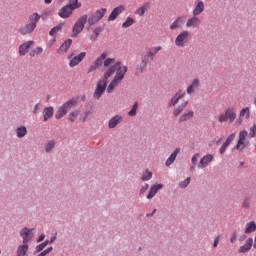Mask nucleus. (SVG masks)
I'll list each match as a JSON object with an SVG mask.
<instances>
[{
	"label": "nucleus",
	"instance_id": "obj_28",
	"mask_svg": "<svg viewBox=\"0 0 256 256\" xmlns=\"http://www.w3.org/2000/svg\"><path fill=\"white\" fill-rule=\"evenodd\" d=\"M41 20V15L38 13H33L28 18V23L34 25V27H37V23Z\"/></svg>",
	"mask_w": 256,
	"mask_h": 256
},
{
	"label": "nucleus",
	"instance_id": "obj_16",
	"mask_svg": "<svg viewBox=\"0 0 256 256\" xmlns=\"http://www.w3.org/2000/svg\"><path fill=\"white\" fill-rule=\"evenodd\" d=\"M125 11V6L119 5L116 8H114L111 12V14L108 17V21H115Z\"/></svg>",
	"mask_w": 256,
	"mask_h": 256
},
{
	"label": "nucleus",
	"instance_id": "obj_33",
	"mask_svg": "<svg viewBox=\"0 0 256 256\" xmlns=\"http://www.w3.org/2000/svg\"><path fill=\"white\" fill-rule=\"evenodd\" d=\"M67 6L70 7L72 11H75V9L81 8V2H79V0H69Z\"/></svg>",
	"mask_w": 256,
	"mask_h": 256
},
{
	"label": "nucleus",
	"instance_id": "obj_46",
	"mask_svg": "<svg viewBox=\"0 0 256 256\" xmlns=\"http://www.w3.org/2000/svg\"><path fill=\"white\" fill-rule=\"evenodd\" d=\"M255 136H256V125L254 124L252 127H250L249 137L253 138Z\"/></svg>",
	"mask_w": 256,
	"mask_h": 256
},
{
	"label": "nucleus",
	"instance_id": "obj_29",
	"mask_svg": "<svg viewBox=\"0 0 256 256\" xmlns=\"http://www.w3.org/2000/svg\"><path fill=\"white\" fill-rule=\"evenodd\" d=\"M149 7H151V3H144L141 7H139L136 10V15H139V17H143V15H145V12L149 9Z\"/></svg>",
	"mask_w": 256,
	"mask_h": 256
},
{
	"label": "nucleus",
	"instance_id": "obj_41",
	"mask_svg": "<svg viewBox=\"0 0 256 256\" xmlns=\"http://www.w3.org/2000/svg\"><path fill=\"white\" fill-rule=\"evenodd\" d=\"M133 23H135V20H133V18H131V17H128L126 19V21L122 24V27L124 29H127L128 27H131V25H133Z\"/></svg>",
	"mask_w": 256,
	"mask_h": 256
},
{
	"label": "nucleus",
	"instance_id": "obj_27",
	"mask_svg": "<svg viewBox=\"0 0 256 256\" xmlns=\"http://www.w3.org/2000/svg\"><path fill=\"white\" fill-rule=\"evenodd\" d=\"M180 149L177 148L171 155L170 157L166 160V167H170V165H173V163L175 162V160L177 159V155H179L180 153Z\"/></svg>",
	"mask_w": 256,
	"mask_h": 256
},
{
	"label": "nucleus",
	"instance_id": "obj_19",
	"mask_svg": "<svg viewBox=\"0 0 256 256\" xmlns=\"http://www.w3.org/2000/svg\"><path fill=\"white\" fill-rule=\"evenodd\" d=\"M73 44V40L67 39L58 49L57 53L58 55H65L67 51L71 48V45Z\"/></svg>",
	"mask_w": 256,
	"mask_h": 256
},
{
	"label": "nucleus",
	"instance_id": "obj_3",
	"mask_svg": "<svg viewBox=\"0 0 256 256\" xmlns=\"http://www.w3.org/2000/svg\"><path fill=\"white\" fill-rule=\"evenodd\" d=\"M115 63V58H108L107 52H103L89 67L88 73L97 71L101 65L107 70V67H111V64Z\"/></svg>",
	"mask_w": 256,
	"mask_h": 256
},
{
	"label": "nucleus",
	"instance_id": "obj_23",
	"mask_svg": "<svg viewBox=\"0 0 256 256\" xmlns=\"http://www.w3.org/2000/svg\"><path fill=\"white\" fill-rule=\"evenodd\" d=\"M148 64L149 62L146 60V58L141 56V63L136 66V75H141V73H143V71H145L147 68Z\"/></svg>",
	"mask_w": 256,
	"mask_h": 256
},
{
	"label": "nucleus",
	"instance_id": "obj_13",
	"mask_svg": "<svg viewBox=\"0 0 256 256\" xmlns=\"http://www.w3.org/2000/svg\"><path fill=\"white\" fill-rule=\"evenodd\" d=\"M35 45V42L33 40H29L27 42H24L19 46V55L20 57H25L26 54L29 53V49H31V46Z\"/></svg>",
	"mask_w": 256,
	"mask_h": 256
},
{
	"label": "nucleus",
	"instance_id": "obj_2",
	"mask_svg": "<svg viewBox=\"0 0 256 256\" xmlns=\"http://www.w3.org/2000/svg\"><path fill=\"white\" fill-rule=\"evenodd\" d=\"M170 105H178L174 110H173V115L174 117H179L181 113H183L185 107L189 105V99L187 98V94L183 91H178L171 99Z\"/></svg>",
	"mask_w": 256,
	"mask_h": 256
},
{
	"label": "nucleus",
	"instance_id": "obj_54",
	"mask_svg": "<svg viewBox=\"0 0 256 256\" xmlns=\"http://www.w3.org/2000/svg\"><path fill=\"white\" fill-rule=\"evenodd\" d=\"M236 241H237V233L234 232L231 239H230V242L235 243Z\"/></svg>",
	"mask_w": 256,
	"mask_h": 256
},
{
	"label": "nucleus",
	"instance_id": "obj_32",
	"mask_svg": "<svg viewBox=\"0 0 256 256\" xmlns=\"http://www.w3.org/2000/svg\"><path fill=\"white\" fill-rule=\"evenodd\" d=\"M255 231H256L255 221L248 222L245 228L246 235H249V233H255Z\"/></svg>",
	"mask_w": 256,
	"mask_h": 256
},
{
	"label": "nucleus",
	"instance_id": "obj_25",
	"mask_svg": "<svg viewBox=\"0 0 256 256\" xmlns=\"http://www.w3.org/2000/svg\"><path fill=\"white\" fill-rule=\"evenodd\" d=\"M251 247H253V238H248L245 244L239 248L238 253H247L251 251Z\"/></svg>",
	"mask_w": 256,
	"mask_h": 256
},
{
	"label": "nucleus",
	"instance_id": "obj_4",
	"mask_svg": "<svg viewBox=\"0 0 256 256\" xmlns=\"http://www.w3.org/2000/svg\"><path fill=\"white\" fill-rule=\"evenodd\" d=\"M237 119V110H235V107H228L225 109L223 113H221L218 116V122L219 123H233Z\"/></svg>",
	"mask_w": 256,
	"mask_h": 256
},
{
	"label": "nucleus",
	"instance_id": "obj_55",
	"mask_svg": "<svg viewBox=\"0 0 256 256\" xmlns=\"http://www.w3.org/2000/svg\"><path fill=\"white\" fill-rule=\"evenodd\" d=\"M97 37H99V36H97L95 33H93V34L90 36V40H91V41H97Z\"/></svg>",
	"mask_w": 256,
	"mask_h": 256
},
{
	"label": "nucleus",
	"instance_id": "obj_1",
	"mask_svg": "<svg viewBox=\"0 0 256 256\" xmlns=\"http://www.w3.org/2000/svg\"><path fill=\"white\" fill-rule=\"evenodd\" d=\"M126 73L127 66H124L123 63H121V61H117L114 58V63L108 66L104 72L105 79H109V77H113V75H115L114 79L107 87V93H113V91H115V87H117L119 83L123 81Z\"/></svg>",
	"mask_w": 256,
	"mask_h": 256
},
{
	"label": "nucleus",
	"instance_id": "obj_45",
	"mask_svg": "<svg viewBox=\"0 0 256 256\" xmlns=\"http://www.w3.org/2000/svg\"><path fill=\"white\" fill-rule=\"evenodd\" d=\"M191 183V178H186L183 182L180 183V187L184 189V187H187Z\"/></svg>",
	"mask_w": 256,
	"mask_h": 256
},
{
	"label": "nucleus",
	"instance_id": "obj_61",
	"mask_svg": "<svg viewBox=\"0 0 256 256\" xmlns=\"http://www.w3.org/2000/svg\"><path fill=\"white\" fill-rule=\"evenodd\" d=\"M190 171H195V166H191Z\"/></svg>",
	"mask_w": 256,
	"mask_h": 256
},
{
	"label": "nucleus",
	"instance_id": "obj_50",
	"mask_svg": "<svg viewBox=\"0 0 256 256\" xmlns=\"http://www.w3.org/2000/svg\"><path fill=\"white\" fill-rule=\"evenodd\" d=\"M147 189H149V184H145L144 186H142V188L140 189V195L146 193Z\"/></svg>",
	"mask_w": 256,
	"mask_h": 256
},
{
	"label": "nucleus",
	"instance_id": "obj_8",
	"mask_svg": "<svg viewBox=\"0 0 256 256\" xmlns=\"http://www.w3.org/2000/svg\"><path fill=\"white\" fill-rule=\"evenodd\" d=\"M105 89H107V79H105L104 74V78L99 80L97 83L96 89L93 94L94 99H101V95L105 93Z\"/></svg>",
	"mask_w": 256,
	"mask_h": 256
},
{
	"label": "nucleus",
	"instance_id": "obj_62",
	"mask_svg": "<svg viewBox=\"0 0 256 256\" xmlns=\"http://www.w3.org/2000/svg\"><path fill=\"white\" fill-rule=\"evenodd\" d=\"M53 241H55V237L51 238V240L49 241V243H53Z\"/></svg>",
	"mask_w": 256,
	"mask_h": 256
},
{
	"label": "nucleus",
	"instance_id": "obj_43",
	"mask_svg": "<svg viewBox=\"0 0 256 256\" xmlns=\"http://www.w3.org/2000/svg\"><path fill=\"white\" fill-rule=\"evenodd\" d=\"M153 177V173L149 170H146L142 175V181H149Z\"/></svg>",
	"mask_w": 256,
	"mask_h": 256
},
{
	"label": "nucleus",
	"instance_id": "obj_17",
	"mask_svg": "<svg viewBox=\"0 0 256 256\" xmlns=\"http://www.w3.org/2000/svg\"><path fill=\"white\" fill-rule=\"evenodd\" d=\"M59 17H61L62 19H69V17H71V15H73V10L71 9L70 6L65 5L63 6L59 12H58Z\"/></svg>",
	"mask_w": 256,
	"mask_h": 256
},
{
	"label": "nucleus",
	"instance_id": "obj_39",
	"mask_svg": "<svg viewBox=\"0 0 256 256\" xmlns=\"http://www.w3.org/2000/svg\"><path fill=\"white\" fill-rule=\"evenodd\" d=\"M80 114H81L80 110L72 111L69 114V119H70L71 123H75V119H77V117H79Z\"/></svg>",
	"mask_w": 256,
	"mask_h": 256
},
{
	"label": "nucleus",
	"instance_id": "obj_26",
	"mask_svg": "<svg viewBox=\"0 0 256 256\" xmlns=\"http://www.w3.org/2000/svg\"><path fill=\"white\" fill-rule=\"evenodd\" d=\"M121 121H123V117H121L119 115L112 117L108 123L109 129H115V127H117V125H119V123H121Z\"/></svg>",
	"mask_w": 256,
	"mask_h": 256
},
{
	"label": "nucleus",
	"instance_id": "obj_63",
	"mask_svg": "<svg viewBox=\"0 0 256 256\" xmlns=\"http://www.w3.org/2000/svg\"><path fill=\"white\" fill-rule=\"evenodd\" d=\"M157 210L156 209H154V211H153V213H155Z\"/></svg>",
	"mask_w": 256,
	"mask_h": 256
},
{
	"label": "nucleus",
	"instance_id": "obj_12",
	"mask_svg": "<svg viewBox=\"0 0 256 256\" xmlns=\"http://www.w3.org/2000/svg\"><path fill=\"white\" fill-rule=\"evenodd\" d=\"M247 135H249V133L246 130H242L239 132V140L236 144V149L238 151H243V149H245V141L247 139Z\"/></svg>",
	"mask_w": 256,
	"mask_h": 256
},
{
	"label": "nucleus",
	"instance_id": "obj_60",
	"mask_svg": "<svg viewBox=\"0 0 256 256\" xmlns=\"http://www.w3.org/2000/svg\"><path fill=\"white\" fill-rule=\"evenodd\" d=\"M241 239H242V241H245V239H247V236H246V235H243V236L241 237Z\"/></svg>",
	"mask_w": 256,
	"mask_h": 256
},
{
	"label": "nucleus",
	"instance_id": "obj_36",
	"mask_svg": "<svg viewBox=\"0 0 256 256\" xmlns=\"http://www.w3.org/2000/svg\"><path fill=\"white\" fill-rule=\"evenodd\" d=\"M239 117H245L246 119H249V117H251V111L249 110V107L242 108L240 110Z\"/></svg>",
	"mask_w": 256,
	"mask_h": 256
},
{
	"label": "nucleus",
	"instance_id": "obj_44",
	"mask_svg": "<svg viewBox=\"0 0 256 256\" xmlns=\"http://www.w3.org/2000/svg\"><path fill=\"white\" fill-rule=\"evenodd\" d=\"M49 244V241L46 240L43 243H41L40 245L36 246V253H40V251H43V249H45V247H47Z\"/></svg>",
	"mask_w": 256,
	"mask_h": 256
},
{
	"label": "nucleus",
	"instance_id": "obj_9",
	"mask_svg": "<svg viewBox=\"0 0 256 256\" xmlns=\"http://www.w3.org/2000/svg\"><path fill=\"white\" fill-rule=\"evenodd\" d=\"M188 41H189V31L184 30L177 35L175 39V45L176 47H185Z\"/></svg>",
	"mask_w": 256,
	"mask_h": 256
},
{
	"label": "nucleus",
	"instance_id": "obj_48",
	"mask_svg": "<svg viewBox=\"0 0 256 256\" xmlns=\"http://www.w3.org/2000/svg\"><path fill=\"white\" fill-rule=\"evenodd\" d=\"M197 161H199V154H194L192 159H191V163L193 166L197 165Z\"/></svg>",
	"mask_w": 256,
	"mask_h": 256
},
{
	"label": "nucleus",
	"instance_id": "obj_38",
	"mask_svg": "<svg viewBox=\"0 0 256 256\" xmlns=\"http://www.w3.org/2000/svg\"><path fill=\"white\" fill-rule=\"evenodd\" d=\"M61 29H63V24H59L57 26H55L54 28H52L49 32V35H51V37H55V35L61 31Z\"/></svg>",
	"mask_w": 256,
	"mask_h": 256
},
{
	"label": "nucleus",
	"instance_id": "obj_42",
	"mask_svg": "<svg viewBox=\"0 0 256 256\" xmlns=\"http://www.w3.org/2000/svg\"><path fill=\"white\" fill-rule=\"evenodd\" d=\"M55 148V141L51 140L46 144V153H50V151H53V149Z\"/></svg>",
	"mask_w": 256,
	"mask_h": 256
},
{
	"label": "nucleus",
	"instance_id": "obj_11",
	"mask_svg": "<svg viewBox=\"0 0 256 256\" xmlns=\"http://www.w3.org/2000/svg\"><path fill=\"white\" fill-rule=\"evenodd\" d=\"M20 235L23 238V244L27 245L33 239V229L25 227L20 231Z\"/></svg>",
	"mask_w": 256,
	"mask_h": 256
},
{
	"label": "nucleus",
	"instance_id": "obj_57",
	"mask_svg": "<svg viewBox=\"0 0 256 256\" xmlns=\"http://www.w3.org/2000/svg\"><path fill=\"white\" fill-rule=\"evenodd\" d=\"M217 245H219V237L215 238L213 247H217Z\"/></svg>",
	"mask_w": 256,
	"mask_h": 256
},
{
	"label": "nucleus",
	"instance_id": "obj_20",
	"mask_svg": "<svg viewBox=\"0 0 256 256\" xmlns=\"http://www.w3.org/2000/svg\"><path fill=\"white\" fill-rule=\"evenodd\" d=\"M205 11V3L203 1L196 2V6L194 7L192 14L194 17H199L201 13Z\"/></svg>",
	"mask_w": 256,
	"mask_h": 256
},
{
	"label": "nucleus",
	"instance_id": "obj_24",
	"mask_svg": "<svg viewBox=\"0 0 256 256\" xmlns=\"http://www.w3.org/2000/svg\"><path fill=\"white\" fill-rule=\"evenodd\" d=\"M160 189H163V184H154L147 195V199H153L155 195L159 192Z\"/></svg>",
	"mask_w": 256,
	"mask_h": 256
},
{
	"label": "nucleus",
	"instance_id": "obj_53",
	"mask_svg": "<svg viewBox=\"0 0 256 256\" xmlns=\"http://www.w3.org/2000/svg\"><path fill=\"white\" fill-rule=\"evenodd\" d=\"M243 209H249V200H244L242 203Z\"/></svg>",
	"mask_w": 256,
	"mask_h": 256
},
{
	"label": "nucleus",
	"instance_id": "obj_18",
	"mask_svg": "<svg viewBox=\"0 0 256 256\" xmlns=\"http://www.w3.org/2000/svg\"><path fill=\"white\" fill-rule=\"evenodd\" d=\"M35 29H37V26L28 22L26 25L19 29V33H21V35H29L33 33Z\"/></svg>",
	"mask_w": 256,
	"mask_h": 256
},
{
	"label": "nucleus",
	"instance_id": "obj_10",
	"mask_svg": "<svg viewBox=\"0 0 256 256\" xmlns=\"http://www.w3.org/2000/svg\"><path fill=\"white\" fill-rule=\"evenodd\" d=\"M87 53L85 52H81L80 54L76 55L73 57V54H70L68 56L69 59V67H77V65H79V63H81V61H83V59H85Z\"/></svg>",
	"mask_w": 256,
	"mask_h": 256
},
{
	"label": "nucleus",
	"instance_id": "obj_6",
	"mask_svg": "<svg viewBox=\"0 0 256 256\" xmlns=\"http://www.w3.org/2000/svg\"><path fill=\"white\" fill-rule=\"evenodd\" d=\"M105 13H107V8H100L95 11L89 18H87L88 25L90 27H93V25H96V23H99L103 17H105Z\"/></svg>",
	"mask_w": 256,
	"mask_h": 256
},
{
	"label": "nucleus",
	"instance_id": "obj_15",
	"mask_svg": "<svg viewBox=\"0 0 256 256\" xmlns=\"http://www.w3.org/2000/svg\"><path fill=\"white\" fill-rule=\"evenodd\" d=\"M202 21L199 17L193 16L189 18L186 22V27L188 29H197V27H200Z\"/></svg>",
	"mask_w": 256,
	"mask_h": 256
},
{
	"label": "nucleus",
	"instance_id": "obj_47",
	"mask_svg": "<svg viewBox=\"0 0 256 256\" xmlns=\"http://www.w3.org/2000/svg\"><path fill=\"white\" fill-rule=\"evenodd\" d=\"M234 139H235V133L230 134V135L227 137L225 143H227L228 145H231V142H232Z\"/></svg>",
	"mask_w": 256,
	"mask_h": 256
},
{
	"label": "nucleus",
	"instance_id": "obj_34",
	"mask_svg": "<svg viewBox=\"0 0 256 256\" xmlns=\"http://www.w3.org/2000/svg\"><path fill=\"white\" fill-rule=\"evenodd\" d=\"M193 115V111H189L187 113L182 114L179 118L180 123H183V121H189V119H193Z\"/></svg>",
	"mask_w": 256,
	"mask_h": 256
},
{
	"label": "nucleus",
	"instance_id": "obj_7",
	"mask_svg": "<svg viewBox=\"0 0 256 256\" xmlns=\"http://www.w3.org/2000/svg\"><path fill=\"white\" fill-rule=\"evenodd\" d=\"M85 23H87V15H82L74 24L72 28L71 37H77L83 29H85Z\"/></svg>",
	"mask_w": 256,
	"mask_h": 256
},
{
	"label": "nucleus",
	"instance_id": "obj_56",
	"mask_svg": "<svg viewBox=\"0 0 256 256\" xmlns=\"http://www.w3.org/2000/svg\"><path fill=\"white\" fill-rule=\"evenodd\" d=\"M44 239H45V234L40 235L37 240V243H41V241H44Z\"/></svg>",
	"mask_w": 256,
	"mask_h": 256
},
{
	"label": "nucleus",
	"instance_id": "obj_30",
	"mask_svg": "<svg viewBox=\"0 0 256 256\" xmlns=\"http://www.w3.org/2000/svg\"><path fill=\"white\" fill-rule=\"evenodd\" d=\"M54 109L53 107H45L43 109V116H44V121H49L51 117H53Z\"/></svg>",
	"mask_w": 256,
	"mask_h": 256
},
{
	"label": "nucleus",
	"instance_id": "obj_40",
	"mask_svg": "<svg viewBox=\"0 0 256 256\" xmlns=\"http://www.w3.org/2000/svg\"><path fill=\"white\" fill-rule=\"evenodd\" d=\"M43 53V48L41 47H36L34 50H31L29 55L30 57H35L36 55H41Z\"/></svg>",
	"mask_w": 256,
	"mask_h": 256
},
{
	"label": "nucleus",
	"instance_id": "obj_59",
	"mask_svg": "<svg viewBox=\"0 0 256 256\" xmlns=\"http://www.w3.org/2000/svg\"><path fill=\"white\" fill-rule=\"evenodd\" d=\"M53 0H44V2L46 3V5H49Z\"/></svg>",
	"mask_w": 256,
	"mask_h": 256
},
{
	"label": "nucleus",
	"instance_id": "obj_58",
	"mask_svg": "<svg viewBox=\"0 0 256 256\" xmlns=\"http://www.w3.org/2000/svg\"><path fill=\"white\" fill-rule=\"evenodd\" d=\"M37 109H39V104H36L34 107V113H37Z\"/></svg>",
	"mask_w": 256,
	"mask_h": 256
},
{
	"label": "nucleus",
	"instance_id": "obj_22",
	"mask_svg": "<svg viewBox=\"0 0 256 256\" xmlns=\"http://www.w3.org/2000/svg\"><path fill=\"white\" fill-rule=\"evenodd\" d=\"M211 161H213V155H211V154L205 155L200 160V162L198 164V169H205V167H207L209 165V163H211Z\"/></svg>",
	"mask_w": 256,
	"mask_h": 256
},
{
	"label": "nucleus",
	"instance_id": "obj_14",
	"mask_svg": "<svg viewBox=\"0 0 256 256\" xmlns=\"http://www.w3.org/2000/svg\"><path fill=\"white\" fill-rule=\"evenodd\" d=\"M161 49H163V47L161 46L148 48L147 51L142 54V57H145V59L149 62V59H151V57H154V55H157V53H159Z\"/></svg>",
	"mask_w": 256,
	"mask_h": 256
},
{
	"label": "nucleus",
	"instance_id": "obj_35",
	"mask_svg": "<svg viewBox=\"0 0 256 256\" xmlns=\"http://www.w3.org/2000/svg\"><path fill=\"white\" fill-rule=\"evenodd\" d=\"M16 135L19 139L25 137L27 135V128L25 126L17 128Z\"/></svg>",
	"mask_w": 256,
	"mask_h": 256
},
{
	"label": "nucleus",
	"instance_id": "obj_21",
	"mask_svg": "<svg viewBox=\"0 0 256 256\" xmlns=\"http://www.w3.org/2000/svg\"><path fill=\"white\" fill-rule=\"evenodd\" d=\"M199 87H201V80H199V78H196L192 81L191 85H189L187 88L188 95H192V93H195V91H197Z\"/></svg>",
	"mask_w": 256,
	"mask_h": 256
},
{
	"label": "nucleus",
	"instance_id": "obj_49",
	"mask_svg": "<svg viewBox=\"0 0 256 256\" xmlns=\"http://www.w3.org/2000/svg\"><path fill=\"white\" fill-rule=\"evenodd\" d=\"M227 147H229V144H227L226 142L223 143V145L220 148V153L221 155H223V153H225V151H227Z\"/></svg>",
	"mask_w": 256,
	"mask_h": 256
},
{
	"label": "nucleus",
	"instance_id": "obj_51",
	"mask_svg": "<svg viewBox=\"0 0 256 256\" xmlns=\"http://www.w3.org/2000/svg\"><path fill=\"white\" fill-rule=\"evenodd\" d=\"M87 117H89V112H85L84 117H80L79 121H81V123H85V121H87Z\"/></svg>",
	"mask_w": 256,
	"mask_h": 256
},
{
	"label": "nucleus",
	"instance_id": "obj_52",
	"mask_svg": "<svg viewBox=\"0 0 256 256\" xmlns=\"http://www.w3.org/2000/svg\"><path fill=\"white\" fill-rule=\"evenodd\" d=\"M102 29L101 27H96L93 31L94 35H96V37H99V33H101Z\"/></svg>",
	"mask_w": 256,
	"mask_h": 256
},
{
	"label": "nucleus",
	"instance_id": "obj_37",
	"mask_svg": "<svg viewBox=\"0 0 256 256\" xmlns=\"http://www.w3.org/2000/svg\"><path fill=\"white\" fill-rule=\"evenodd\" d=\"M137 109H139V102H134L132 109L128 112L129 117H135Z\"/></svg>",
	"mask_w": 256,
	"mask_h": 256
},
{
	"label": "nucleus",
	"instance_id": "obj_5",
	"mask_svg": "<svg viewBox=\"0 0 256 256\" xmlns=\"http://www.w3.org/2000/svg\"><path fill=\"white\" fill-rule=\"evenodd\" d=\"M77 105V100L70 99L67 102H65L62 106H60L55 114L56 119H63L67 115V113L70 111V109H73Z\"/></svg>",
	"mask_w": 256,
	"mask_h": 256
},
{
	"label": "nucleus",
	"instance_id": "obj_31",
	"mask_svg": "<svg viewBox=\"0 0 256 256\" xmlns=\"http://www.w3.org/2000/svg\"><path fill=\"white\" fill-rule=\"evenodd\" d=\"M183 25V17L179 16L171 25V31H175V29H179Z\"/></svg>",
	"mask_w": 256,
	"mask_h": 256
}]
</instances>
